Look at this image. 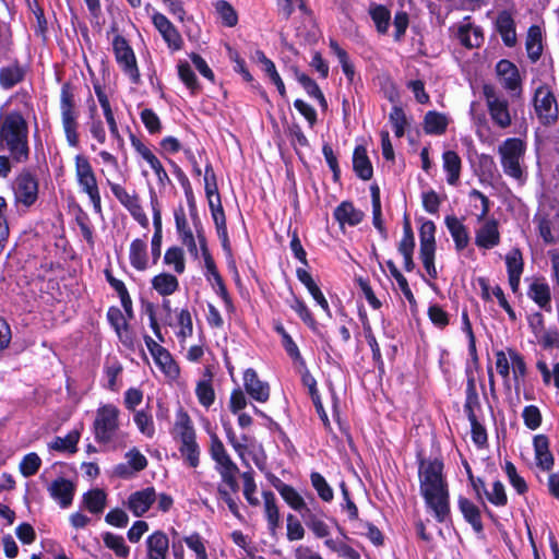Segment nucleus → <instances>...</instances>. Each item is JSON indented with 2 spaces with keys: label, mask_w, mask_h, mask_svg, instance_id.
I'll return each mask as SVG.
<instances>
[{
  "label": "nucleus",
  "mask_w": 559,
  "mask_h": 559,
  "mask_svg": "<svg viewBox=\"0 0 559 559\" xmlns=\"http://www.w3.org/2000/svg\"><path fill=\"white\" fill-rule=\"evenodd\" d=\"M440 459H421L418 466L419 490L439 523L450 518V491Z\"/></svg>",
  "instance_id": "nucleus-1"
},
{
  "label": "nucleus",
  "mask_w": 559,
  "mask_h": 559,
  "mask_svg": "<svg viewBox=\"0 0 559 559\" xmlns=\"http://www.w3.org/2000/svg\"><path fill=\"white\" fill-rule=\"evenodd\" d=\"M0 151H7L17 164L29 157L28 126L17 111L8 112L0 120Z\"/></svg>",
  "instance_id": "nucleus-2"
},
{
  "label": "nucleus",
  "mask_w": 559,
  "mask_h": 559,
  "mask_svg": "<svg viewBox=\"0 0 559 559\" xmlns=\"http://www.w3.org/2000/svg\"><path fill=\"white\" fill-rule=\"evenodd\" d=\"M173 436L180 442L178 450L185 463L189 467H198L200 464L201 449L197 442V432L193 423L188 413L182 408L176 414Z\"/></svg>",
  "instance_id": "nucleus-3"
},
{
  "label": "nucleus",
  "mask_w": 559,
  "mask_h": 559,
  "mask_svg": "<svg viewBox=\"0 0 559 559\" xmlns=\"http://www.w3.org/2000/svg\"><path fill=\"white\" fill-rule=\"evenodd\" d=\"M209 451L212 460L216 463V469L222 477V481L231 492H237L239 485L236 476L239 473V468L230 459L223 442L216 433L211 435Z\"/></svg>",
  "instance_id": "nucleus-4"
},
{
  "label": "nucleus",
  "mask_w": 559,
  "mask_h": 559,
  "mask_svg": "<svg viewBox=\"0 0 559 559\" xmlns=\"http://www.w3.org/2000/svg\"><path fill=\"white\" fill-rule=\"evenodd\" d=\"M498 153L501 156L504 174L522 182L524 180V171L521 164L525 154L524 142L516 138L507 139L499 145Z\"/></svg>",
  "instance_id": "nucleus-5"
},
{
  "label": "nucleus",
  "mask_w": 559,
  "mask_h": 559,
  "mask_svg": "<svg viewBox=\"0 0 559 559\" xmlns=\"http://www.w3.org/2000/svg\"><path fill=\"white\" fill-rule=\"evenodd\" d=\"M75 163V177L78 185L82 192L88 195L93 204L94 211L98 214L102 213V198L96 175L87 157L84 155H76Z\"/></svg>",
  "instance_id": "nucleus-6"
},
{
  "label": "nucleus",
  "mask_w": 559,
  "mask_h": 559,
  "mask_svg": "<svg viewBox=\"0 0 559 559\" xmlns=\"http://www.w3.org/2000/svg\"><path fill=\"white\" fill-rule=\"evenodd\" d=\"M60 111L63 131L66 133L67 142L70 146H79V133L76 121L78 114L75 111L74 94L69 83H64L60 93Z\"/></svg>",
  "instance_id": "nucleus-7"
},
{
  "label": "nucleus",
  "mask_w": 559,
  "mask_h": 559,
  "mask_svg": "<svg viewBox=\"0 0 559 559\" xmlns=\"http://www.w3.org/2000/svg\"><path fill=\"white\" fill-rule=\"evenodd\" d=\"M119 409L112 404L100 406L94 420V435L96 441L109 443L119 428Z\"/></svg>",
  "instance_id": "nucleus-8"
},
{
  "label": "nucleus",
  "mask_w": 559,
  "mask_h": 559,
  "mask_svg": "<svg viewBox=\"0 0 559 559\" xmlns=\"http://www.w3.org/2000/svg\"><path fill=\"white\" fill-rule=\"evenodd\" d=\"M534 109L540 123L550 126L558 119L559 108L550 87L546 84L536 88L533 98Z\"/></svg>",
  "instance_id": "nucleus-9"
},
{
  "label": "nucleus",
  "mask_w": 559,
  "mask_h": 559,
  "mask_svg": "<svg viewBox=\"0 0 559 559\" xmlns=\"http://www.w3.org/2000/svg\"><path fill=\"white\" fill-rule=\"evenodd\" d=\"M483 94L489 115L499 128L506 129L511 126L512 119L509 110V102L490 84L483 86Z\"/></svg>",
  "instance_id": "nucleus-10"
},
{
  "label": "nucleus",
  "mask_w": 559,
  "mask_h": 559,
  "mask_svg": "<svg viewBox=\"0 0 559 559\" xmlns=\"http://www.w3.org/2000/svg\"><path fill=\"white\" fill-rule=\"evenodd\" d=\"M112 50L116 61L122 71L130 78L132 83L138 84L140 82V71L134 51L128 40L121 35H116L112 40Z\"/></svg>",
  "instance_id": "nucleus-11"
},
{
  "label": "nucleus",
  "mask_w": 559,
  "mask_h": 559,
  "mask_svg": "<svg viewBox=\"0 0 559 559\" xmlns=\"http://www.w3.org/2000/svg\"><path fill=\"white\" fill-rule=\"evenodd\" d=\"M496 71L502 86L510 92L513 97H521L523 91L522 80L516 66L507 59H502L497 63Z\"/></svg>",
  "instance_id": "nucleus-12"
},
{
  "label": "nucleus",
  "mask_w": 559,
  "mask_h": 559,
  "mask_svg": "<svg viewBox=\"0 0 559 559\" xmlns=\"http://www.w3.org/2000/svg\"><path fill=\"white\" fill-rule=\"evenodd\" d=\"M14 195L17 203L34 204L38 198L37 179L29 173H22L14 181Z\"/></svg>",
  "instance_id": "nucleus-13"
},
{
  "label": "nucleus",
  "mask_w": 559,
  "mask_h": 559,
  "mask_svg": "<svg viewBox=\"0 0 559 559\" xmlns=\"http://www.w3.org/2000/svg\"><path fill=\"white\" fill-rule=\"evenodd\" d=\"M154 26L160 33L169 49L177 51L182 48L183 40L174 24L162 13H155L152 17Z\"/></svg>",
  "instance_id": "nucleus-14"
},
{
  "label": "nucleus",
  "mask_w": 559,
  "mask_h": 559,
  "mask_svg": "<svg viewBox=\"0 0 559 559\" xmlns=\"http://www.w3.org/2000/svg\"><path fill=\"white\" fill-rule=\"evenodd\" d=\"M246 392L255 401L265 403L270 397V385L259 379L254 369L249 368L243 373Z\"/></svg>",
  "instance_id": "nucleus-15"
},
{
  "label": "nucleus",
  "mask_w": 559,
  "mask_h": 559,
  "mask_svg": "<svg viewBox=\"0 0 559 559\" xmlns=\"http://www.w3.org/2000/svg\"><path fill=\"white\" fill-rule=\"evenodd\" d=\"M48 491L61 508H68L72 503L75 486L71 480L59 477L49 485Z\"/></svg>",
  "instance_id": "nucleus-16"
},
{
  "label": "nucleus",
  "mask_w": 559,
  "mask_h": 559,
  "mask_svg": "<svg viewBox=\"0 0 559 559\" xmlns=\"http://www.w3.org/2000/svg\"><path fill=\"white\" fill-rule=\"evenodd\" d=\"M156 500V492L153 487L135 491L128 499V508L135 515H143Z\"/></svg>",
  "instance_id": "nucleus-17"
},
{
  "label": "nucleus",
  "mask_w": 559,
  "mask_h": 559,
  "mask_svg": "<svg viewBox=\"0 0 559 559\" xmlns=\"http://www.w3.org/2000/svg\"><path fill=\"white\" fill-rule=\"evenodd\" d=\"M146 559H167L169 539L163 531H155L146 538Z\"/></svg>",
  "instance_id": "nucleus-18"
},
{
  "label": "nucleus",
  "mask_w": 559,
  "mask_h": 559,
  "mask_svg": "<svg viewBox=\"0 0 559 559\" xmlns=\"http://www.w3.org/2000/svg\"><path fill=\"white\" fill-rule=\"evenodd\" d=\"M271 483L290 508L300 512V514L305 510H309V508L306 506L304 498L296 491V489L293 486L283 483L276 476L272 477Z\"/></svg>",
  "instance_id": "nucleus-19"
},
{
  "label": "nucleus",
  "mask_w": 559,
  "mask_h": 559,
  "mask_svg": "<svg viewBox=\"0 0 559 559\" xmlns=\"http://www.w3.org/2000/svg\"><path fill=\"white\" fill-rule=\"evenodd\" d=\"M500 242V233L496 219L487 221L477 231L475 243L479 248L491 249Z\"/></svg>",
  "instance_id": "nucleus-20"
},
{
  "label": "nucleus",
  "mask_w": 559,
  "mask_h": 559,
  "mask_svg": "<svg viewBox=\"0 0 559 559\" xmlns=\"http://www.w3.org/2000/svg\"><path fill=\"white\" fill-rule=\"evenodd\" d=\"M536 465L543 471L549 472L554 466V455L549 450V440L545 435H537L533 440Z\"/></svg>",
  "instance_id": "nucleus-21"
},
{
  "label": "nucleus",
  "mask_w": 559,
  "mask_h": 559,
  "mask_svg": "<svg viewBox=\"0 0 559 559\" xmlns=\"http://www.w3.org/2000/svg\"><path fill=\"white\" fill-rule=\"evenodd\" d=\"M26 75V68L19 62L10 63L0 69V86L3 90H11L21 83Z\"/></svg>",
  "instance_id": "nucleus-22"
},
{
  "label": "nucleus",
  "mask_w": 559,
  "mask_h": 559,
  "mask_svg": "<svg viewBox=\"0 0 559 559\" xmlns=\"http://www.w3.org/2000/svg\"><path fill=\"white\" fill-rule=\"evenodd\" d=\"M496 27L506 46L512 47L516 43L514 20L510 12L502 11L496 20Z\"/></svg>",
  "instance_id": "nucleus-23"
},
{
  "label": "nucleus",
  "mask_w": 559,
  "mask_h": 559,
  "mask_svg": "<svg viewBox=\"0 0 559 559\" xmlns=\"http://www.w3.org/2000/svg\"><path fill=\"white\" fill-rule=\"evenodd\" d=\"M457 251L465 249L469 242V235L464 224L454 215H449L444 219Z\"/></svg>",
  "instance_id": "nucleus-24"
},
{
  "label": "nucleus",
  "mask_w": 559,
  "mask_h": 559,
  "mask_svg": "<svg viewBox=\"0 0 559 559\" xmlns=\"http://www.w3.org/2000/svg\"><path fill=\"white\" fill-rule=\"evenodd\" d=\"M365 214L362 211L356 209L352 202L344 201L334 210V217L341 224H348L350 226L358 225Z\"/></svg>",
  "instance_id": "nucleus-25"
},
{
  "label": "nucleus",
  "mask_w": 559,
  "mask_h": 559,
  "mask_svg": "<svg viewBox=\"0 0 559 559\" xmlns=\"http://www.w3.org/2000/svg\"><path fill=\"white\" fill-rule=\"evenodd\" d=\"M443 169L447 173V182L456 186L460 181L462 160L454 151H445L442 154Z\"/></svg>",
  "instance_id": "nucleus-26"
},
{
  "label": "nucleus",
  "mask_w": 559,
  "mask_h": 559,
  "mask_svg": "<svg viewBox=\"0 0 559 559\" xmlns=\"http://www.w3.org/2000/svg\"><path fill=\"white\" fill-rule=\"evenodd\" d=\"M353 168L356 175L362 180H370L373 176V168L364 146L359 145L354 150Z\"/></svg>",
  "instance_id": "nucleus-27"
},
{
  "label": "nucleus",
  "mask_w": 559,
  "mask_h": 559,
  "mask_svg": "<svg viewBox=\"0 0 559 559\" xmlns=\"http://www.w3.org/2000/svg\"><path fill=\"white\" fill-rule=\"evenodd\" d=\"M459 508L466 522H468L475 532H483V522L479 508L465 497L459 498Z\"/></svg>",
  "instance_id": "nucleus-28"
},
{
  "label": "nucleus",
  "mask_w": 559,
  "mask_h": 559,
  "mask_svg": "<svg viewBox=\"0 0 559 559\" xmlns=\"http://www.w3.org/2000/svg\"><path fill=\"white\" fill-rule=\"evenodd\" d=\"M262 497L264 500V512L267 520L269 531L272 535H275L276 530L280 526V512L275 495L272 491H263Z\"/></svg>",
  "instance_id": "nucleus-29"
},
{
  "label": "nucleus",
  "mask_w": 559,
  "mask_h": 559,
  "mask_svg": "<svg viewBox=\"0 0 559 559\" xmlns=\"http://www.w3.org/2000/svg\"><path fill=\"white\" fill-rule=\"evenodd\" d=\"M146 242L143 239H134L130 245V263L138 271H144L148 265Z\"/></svg>",
  "instance_id": "nucleus-30"
},
{
  "label": "nucleus",
  "mask_w": 559,
  "mask_h": 559,
  "mask_svg": "<svg viewBox=\"0 0 559 559\" xmlns=\"http://www.w3.org/2000/svg\"><path fill=\"white\" fill-rule=\"evenodd\" d=\"M457 37L460 43L466 48L479 47L484 40L480 27L472 26L471 24L460 26Z\"/></svg>",
  "instance_id": "nucleus-31"
},
{
  "label": "nucleus",
  "mask_w": 559,
  "mask_h": 559,
  "mask_svg": "<svg viewBox=\"0 0 559 559\" xmlns=\"http://www.w3.org/2000/svg\"><path fill=\"white\" fill-rule=\"evenodd\" d=\"M370 192H371V203H372V223H373V226L380 233L381 237L385 240V239H388V230L384 227V224L382 221L380 189L377 185H373L370 187Z\"/></svg>",
  "instance_id": "nucleus-32"
},
{
  "label": "nucleus",
  "mask_w": 559,
  "mask_h": 559,
  "mask_svg": "<svg viewBox=\"0 0 559 559\" xmlns=\"http://www.w3.org/2000/svg\"><path fill=\"white\" fill-rule=\"evenodd\" d=\"M448 127L445 115L437 111H428L424 118V131L427 134H443Z\"/></svg>",
  "instance_id": "nucleus-33"
},
{
  "label": "nucleus",
  "mask_w": 559,
  "mask_h": 559,
  "mask_svg": "<svg viewBox=\"0 0 559 559\" xmlns=\"http://www.w3.org/2000/svg\"><path fill=\"white\" fill-rule=\"evenodd\" d=\"M528 296L544 310L550 311V288L544 282L535 281L531 284Z\"/></svg>",
  "instance_id": "nucleus-34"
},
{
  "label": "nucleus",
  "mask_w": 559,
  "mask_h": 559,
  "mask_svg": "<svg viewBox=\"0 0 559 559\" xmlns=\"http://www.w3.org/2000/svg\"><path fill=\"white\" fill-rule=\"evenodd\" d=\"M526 51L532 62H536L543 52L542 33L538 26H531L526 37Z\"/></svg>",
  "instance_id": "nucleus-35"
},
{
  "label": "nucleus",
  "mask_w": 559,
  "mask_h": 559,
  "mask_svg": "<svg viewBox=\"0 0 559 559\" xmlns=\"http://www.w3.org/2000/svg\"><path fill=\"white\" fill-rule=\"evenodd\" d=\"M152 286L159 295L168 296L178 289L179 283L175 275L162 273L153 277Z\"/></svg>",
  "instance_id": "nucleus-36"
},
{
  "label": "nucleus",
  "mask_w": 559,
  "mask_h": 559,
  "mask_svg": "<svg viewBox=\"0 0 559 559\" xmlns=\"http://www.w3.org/2000/svg\"><path fill=\"white\" fill-rule=\"evenodd\" d=\"M106 493L104 490L95 488L84 493L83 503L84 507L91 513H102L106 507Z\"/></svg>",
  "instance_id": "nucleus-37"
},
{
  "label": "nucleus",
  "mask_w": 559,
  "mask_h": 559,
  "mask_svg": "<svg viewBox=\"0 0 559 559\" xmlns=\"http://www.w3.org/2000/svg\"><path fill=\"white\" fill-rule=\"evenodd\" d=\"M329 47L331 51L337 57L345 76L352 83L355 79V67L350 62L347 52L338 45L335 39H330Z\"/></svg>",
  "instance_id": "nucleus-38"
},
{
  "label": "nucleus",
  "mask_w": 559,
  "mask_h": 559,
  "mask_svg": "<svg viewBox=\"0 0 559 559\" xmlns=\"http://www.w3.org/2000/svg\"><path fill=\"white\" fill-rule=\"evenodd\" d=\"M152 357L154 358L155 364L165 374L171 378H175L179 374V368L166 348L163 347Z\"/></svg>",
  "instance_id": "nucleus-39"
},
{
  "label": "nucleus",
  "mask_w": 559,
  "mask_h": 559,
  "mask_svg": "<svg viewBox=\"0 0 559 559\" xmlns=\"http://www.w3.org/2000/svg\"><path fill=\"white\" fill-rule=\"evenodd\" d=\"M107 319L119 338L126 343L127 340L123 338V332H128L129 324L122 311L118 307H110L107 311Z\"/></svg>",
  "instance_id": "nucleus-40"
},
{
  "label": "nucleus",
  "mask_w": 559,
  "mask_h": 559,
  "mask_svg": "<svg viewBox=\"0 0 559 559\" xmlns=\"http://www.w3.org/2000/svg\"><path fill=\"white\" fill-rule=\"evenodd\" d=\"M305 524L319 538L326 537L330 534L329 526L320 520L310 509L301 513Z\"/></svg>",
  "instance_id": "nucleus-41"
},
{
  "label": "nucleus",
  "mask_w": 559,
  "mask_h": 559,
  "mask_svg": "<svg viewBox=\"0 0 559 559\" xmlns=\"http://www.w3.org/2000/svg\"><path fill=\"white\" fill-rule=\"evenodd\" d=\"M80 439L78 431H71L66 437H56L49 448L55 451L63 452L69 451L70 453L76 452V444Z\"/></svg>",
  "instance_id": "nucleus-42"
},
{
  "label": "nucleus",
  "mask_w": 559,
  "mask_h": 559,
  "mask_svg": "<svg viewBox=\"0 0 559 559\" xmlns=\"http://www.w3.org/2000/svg\"><path fill=\"white\" fill-rule=\"evenodd\" d=\"M103 540L105 546L118 557L127 558L129 556L130 548L126 545L122 536L107 532L103 535Z\"/></svg>",
  "instance_id": "nucleus-43"
},
{
  "label": "nucleus",
  "mask_w": 559,
  "mask_h": 559,
  "mask_svg": "<svg viewBox=\"0 0 559 559\" xmlns=\"http://www.w3.org/2000/svg\"><path fill=\"white\" fill-rule=\"evenodd\" d=\"M107 183L110 187L112 194L128 211L140 202L136 193L130 194L121 185L114 183L110 180H107Z\"/></svg>",
  "instance_id": "nucleus-44"
},
{
  "label": "nucleus",
  "mask_w": 559,
  "mask_h": 559,
  "mask_svg": "<svg viewBox=\"0 0 559 559\" xmlns=\"http://www.w3.org/2000/svg\"><path fill=\"white\" fill-rule=\"evenodd\" d=\"M436 225L432 221H426L419 228V250L436 249Z\"/></svg>",
  "instance_id": "nucleus-45"
},
{
  "label": "nucleus",
  "mask_w": 559,
  "mask_h": 559,
  "mask_svg": "<svg viewBox=\"0 0 559 559\" xmlns=\"http://www.w3.org/2000/svg\"><path fill=\"white\" fill-rule=\"evenodd\" d=\"M259 59L264 66L265 73L270 76L271 81L276 85L277 91L282 97L286 96V90L283 80L276 71L275 64L263 52H258Z\"/></svg>",
  "instance_id": "nucleus-46"
},
{
  "label": "nucleus",
  "mask_w": 559,
  "mask_h": 559,
  "mask_svg": "<svg viewBox=\"0 0 559 559\" xmlns=\"http://www.w3.org/2000/svg\"><path fill=\"white\" fill-rule=\"evenodd\" d=\"M311 485L317 490L319 497L330 502L333 500L334 493L331 486L326 483L325 478L318 472H312L310 475Z\"/></svg>",
  "instance_id": "nucleus-47"
},
{
  "label": "nucleus",
  "mask_w": 559,
  "mask_h": 559,
  "mask_svg": "<svg viewBox=\"0 0 559 559\" xmlns=\"http://www.w3.org/2000/svg\"><path fill=\"white\" fill-rule=\"evenodd\" d=\"M503 469L509 479V483L516 490V492L519 495H524L528 487L524 478L519 475L515 465L510 461H506Z\"/></svg>",
  "instance_id": "nucleus-48"
},
{
  "label": "nucleus",
  "mask_w": 559,
  "mask_h": 559,
  "mask_svg": "<svg viewBox=\"0 0 559 559\" xmlns=\"http://www.w3.org/2000/svg\"><path fill=\"white\" fill-rule=\"evenodd\" d=\"M479 399L478 394L475 389L474 381H468L467 389H466V401L464 404V412L467 415V418L469 421H474L475 418H477L475 414V408L479 407Z\"/></svg>",
  "instance_id": "nucleus-49"
},
{
  "label": "nucleus",
  "mask_w": 559,
  "mask_h": 559,
  "mask_svg": "<svg viewBox=\"0 0 559 559\" xmlns=\"http://www.w3.org/2000/svg\"><path fill=\"white\" fill-rule=\"evenodd\" d=\"M215 10L218 16L222 19L224 25L233 27L238 22V16L234 8L225 0H218L215 2Z\"/></svg>",
  "instance_id": "nucleus-50"
},
{
  "label": "nucleus",
  "mask_w": 559,
  "mask_h": 559,
  "mask_svg": "<svg viewBox=\"0 0 559 559\" xmlns=\"http://www.w3.org/2000/svg\"><path fill=\"white\" fill-rule=\"evenodd\" d=\"M178 75H179L180 80L186 84V86L192 93H195L199 91L200 85L198 83V79L188 62H186V61L179 62Z\"/></svg>",
  "instance_id": "nucleus-51"
},
{
  "label": "nucleus",
  "mask_w": 559,
  "mask_h": 559,
  "mask_svg": "<svg viewBox=\"0 0 559 559\" xmlns=\"http://www.w3.org/2000/svg\"><path fill=\"white\" fill-rule=\"evenodd\" d=\"M41 465V460L37 453L32 452L26 454L20 463V472L24 477L35 475Z\"/></svg>",
  "instance_id": "nucleus-52"
},
{
  "label": "nucleus",
  "mask_w": 559,
  "mask_h": 559,
  "mask_svg": "<svg viewBox=\"0 0 559 559\" xmlns=\"http://www.w3.org/2000/svg\"><path fill=\"white\" fill-rule=\"evenodd\" d=\"M276 5L278 15L282 16L285 21L292 16L296 8L307 13V8L304 3V0H277Z\"/></svg>",
  "instance_id": "nucleus-53"
},
{
  "label": "nucleus",
  "mask_w": 559,
  "mask_h": 559,
  "mask_svg": "<svg viewBox=\"0 0 559 559\" xmlns=\"http://www.w3.org/2000/svg\"><path fill=\"white\" fill-rule=\"evenodd\" d=\"M134 423L138 426L141 433H143L147 438H153V436L155 435V427L153 417L148 413L144 411L136 412L134 415Z\"/></svg>",
  "instance_id": "nucleus-54"
},
{
  "label": "nucleus",
  "mask_w": 559,
  "mask_h": 559,
  "mask_svg": "<svg viewBox=\"0 0 559 559\" xmlns=\"http://www.w3.org/2000/svg\"><path fill=\"white\" fill-rule=\"evenodd\" d=\"M164 262L168 265H174V269L178 274L183 273L185 258L182 249L179 247H171L167 249L164 255Z\"/></svg>",
  "instance_id": "nucleus-55"
},
{
  "label": "nucleus",
  "mask_w": 559,
  "mask_h": 559,
  "mask_svg": "<svg viewBox=\"0 0 559 559\" xmlns=\"http://www.w3.org/2000/svg\"><path fill=\"white\" fill-rule=\"evenodd\" d=\"M508 354L512 364L515 388L518 389L520 379H523L526 376V364L524 358L514 349H508Z\"/></svg>",
  "instance_id": "nucleus-56"
},
{
  "label": "nucleus",
  "mask_w": 559,
  "mask_h": 559,
  "mask_svg": "<svg viewBox=\"0 0 559 559\" xmlns=\"http://www.w3.org/2000/svg\"><path fill=\"white\" fill-rule=\"evenodd\" d=\"M370 15L377 26L378 32L385 33L390 24V11L383 5H377L370 10Z\"/></svg>",
  "instance_id": "nucleus-57"
},
{
  "label": "nucleus",
  "mask_w": 559,
  "mask_h": 559,
  "mask_svg": "<svg viewBox=\"0 0 559 559\" xmlns=\"http://www.w3.org/2000/svg\"><path fill=\"white\" fill-rule=\"evenodd\" d=\"M487 499L497 507H503L508 503V497L503 484L497 480L492 484V490L488 491L486 488L483 490Z\"/></svg>",
  "instance_id": "nucleus-58"
},
{
  "label": "nucleus",
  "mask_w": 559,
  "mask_h": 559,
  "mask_svg": "<svg viewBox=\"0 0 559 559\" xmlns=\"http://www.w3.org/2000/svg\"><path fill=\"white\" fill-rule=\"evenodd\" d=\"M390 122L394 128V133L397 138H402L407 126V119L404 110L401 107L394 106L389 116Z\"/></svg>",
  "instance_id": "nucleus-59"
},
{
  "label": "nucleus",
  "mask_w": 559,
  "mask_h": 559,
  "mask_svg": "<svg viewBox=\"0 0 559 559\" xmlns=\"http://www.w3.org/2000/svg\"><path fill=\"white\" fill-rule=\"evenodd\" d=\"M195 394L201 405L210 407L215 400V393L209 381H200L195 389Z\"/></svg>",
  "instance_id": "nucleus-60"
},
{
  "label": "nucleus",
  "mask_w": 559,
  "mask_h": 559,
  "mask_svg": "<svg viewBox=\"0 0 559 559\" xmlns=\"http://www.w3.org/2000/svg\"><path fill=\"white\" fill-rule=\"evenodd\" d=\"M183 542L192 551H194L197 559H209L205 545L199 533H193L183 538Z\"/></svg>",
  "instance_id": "nucleus-61"
},
{
  "label": "nucleus",
  "mask_w": 559,
  "mask_h": 559,
  "mask_svg": "<svg viewBox=\"0 0 559 559\" xmlns=\"http://www.w3.org/2000/svg\"><path fill=\"white\" fill-rule=\"evenodd\" d=\"M243 479V496L249 504L258 507L260 504L259 499L254 496L257 491V485L250 472L242 474Z\"/></svg>",
  "instance_id": "nucleus-62"
},
{
  "label": "nucleus",
  "mask_w": 559,
  "mask_h": 559,
  "mask_svg": "<svg viewBox=\"0 0 559 559\" xmlns=\"http://www.w3.org/2000/svg\"><path fill=\"white\" fill-rule=\"evenodd\" d=\"M525 426L531 429H537L542 424V414L535 405L525 406L522 414Z\"/></svg>",
  "instance_id": "nucleus-63"
},
{
  "label": "nucleus",
  "mask_w": 559,
  "mask_h": 559,
  "mask_svg": "<svg viewBox=\"0 0 559 559\" xmlns=\"http://www.w3.org/2000/svg\"><path fill=\"white\" fill-rule=\"evenodd\" d=\"M141 120L150 133H158L162 129V123L158 116L153 109L145 108L141 111Z\"/></svg>",
  "instance_id": "nucleus-64"
}]
</instances>
